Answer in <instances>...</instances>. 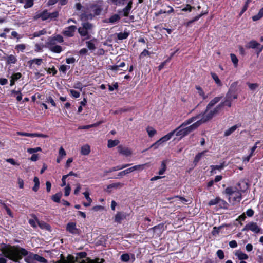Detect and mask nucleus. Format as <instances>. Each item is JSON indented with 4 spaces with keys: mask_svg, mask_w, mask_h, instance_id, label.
<instances>
[{
    "mask_svg": "<svg viewBox=\"0 0 263 263\" xmlns=\"http://www.w3.org/2000/svg\"><path fill=\"white\" fill-rule=\"evenodd\" d=\"M120 20V16L119 14H115L111 15L108 20V22L110 23H115Z\"/></svg>",
    "mask_w": 263,
    "mask_h": 263,
    "instance_id": "ea45409f",
    "label": "nucleus"
},
{
    "mask_svg": "<svg viewBox=\"0 0 263 263\" xmlns=\"http://www.w3.org/2000/svg\"><path fill=\"white\" fill-rule=\"evenodd\" d=\"M146 131L149 137H153L156 133L157 130L152 127L148 126Z\"/></svg>",
    "mask_w": 263,
    "mask_h": 263,
    "instance_id": "a18cd8bd",
    "label": "nucleus"
},
{
    "mask_svg": "<svg viewBox=\"0 0 263 263\" xmlns=\"http://www.w3.org/2000/svg\"><path fill=\"white\" fill-rule=\"evenodd\" d=\"M230 58H231V61L233 62L234 66L235 67H237L238 66V59L237 58V57L236 56V55L234 53H231Z\"/></svg>",
    "mask_w": 263,
    "mask_h": 263,
    "instance_id": "de8ad7c7",
    "label": "nucleus"
},
{
    "mask_svg": "<svg viewBox=\"0 0 263 263\" xmlns=\"http://www.w3.org/2000/svg\"><path fill=\"white\" fill-rule=\"evenodd\" d=\"M127 2V4L125 8L118 11L119 14L124 17L129 16L133 7V0H128Z\"/></svg>",
    "mask_w": 263,
    "mask_h": 263,
    "instance_id": "0eeeda50",
    "label": "nucleus"
},
{
    "mask_svg": "<svg viewBox=\"0 0 263 263\" xmlns=\"http://www.w3.org/2000/svg\"><path fill=\"white\" fill-rule=\"evenodd\" d=\"M119 143V141L118 140H108V143H107V146L108 148H112L114 147Z\"/></svg>",
    "mask_w": 263,
    "mask_h": 263,
    "instance_id": "a19ab883",
    "label": "nucleus"
},
{
    "mask_svg": "<svg viewBox=\"0 0 263 263\" xmlns=\"http://www.w3.org/2000/svg\"><path fill=\"white\" fill-rule=\"evenodd\" d=\"M195 88L197 90L199 95L202 98L203 100H205L208 98V95H205L203 89L200 86L196 85Z\"/></svg>",
    "mask_w": 263,
    "mask_h": 263,
    "instance_id": "473e14b6",
    "label": "nucleus"
},
{
    "mask_svg": "<svg viewBox=\"0 0 263 263\" xmlns=\"http://www.w3.org/2000/svg\"><path fill=\"white\" fill-rule=\"evenodd\" d=\"M260 44L255 40H252L249 42V43L246 46L247 48L255 49L258 48Z\"/></svg>",
    "mask_w": 263,
    "mask_h": 263,
    "instance_id": "393cba45",
    "label": "nucleus"
},
{
    "mask_svg": "<svg viewBox=\"0 0 263 263\" xmlns=\"http://www.w3.org/2000/svg\"><path fill=\"white\" fill-rule=\"evenodd\" d=\"M96 42L97 39L95 38H93L88 41H86L85 43L87 48L91 51H94L96 49L95 45V42Z\"/></svg>",
    "mask_w": 263,
    "mask_h": 263,
    "instance_id": "2eb2a0df",
    "label": "nucleus"
},
{
    "mask_svg": "<svg viewBox=\"0 0 263 263\" xmlns=\"http://www.w3.org/2000/svg\"><path fill=\"white\" fill-rule=\"evenodd\" d=\"M53 53H60L62 51V47L60 45H55L48 49Z\"/></svg>",
    "mask_w": 263,
    "mask_h": 263,
    "instance_id": "2f4dec72",
    "label": "nucleus"
},
{
    "mask_svg": "<svg viewBox=\"0 0 263 263\" xmlns=\"http://www.w3.org/2000/svg\"><path fill=\"white\" fill-rule=\"evenodd\" d=\"M123 185V184L121 183H114L108 185L107 187L106 192L110 193V189L111 188H117L118 187H121Z\"/></svg>",
    "mask_w": 263,
    "mask_h": 263,
    "instance_id": "58836bf2",
    "label": "nucleus"
},
{
    "mask_svg": "<svg viewBox=\"0 0 263 263\" xmlns=\"http://www.w3.org/2000/svg\"><path fill=\"white\" fill-rule=\"evenodd\" d=\"M16 135L18 136H26L29 137H41V138H46L47 136L46 135L42 133H28L23 132H17Z\"/></svg>",
    "mask_w": 263,
    "mask_h": 263,
    "instance_id": "9d476101",
    "label": "nucleus"
},
{
    "mask_svg": "<svg viewBox=\"0 0 263 263\" xmlns=\"http://www.w3.org/2000/svg\"><path fill=\"white\" fill-rule=\"evenodd\" d=\"M208 150H204L202 152L200 153H198L195 157L194 161H193V164L195 166H196L199 162V161L201 159L202 157L204 156L205 153L208 152Z\"/></svg>",
    "mask_w": 263,
    "mask_h": 263,
    "instance_id": "dca6fc26",
    "label": "nucleus"
},
{
    "mask_svg": "<svg viewBox=\"0 0 263 263\" xmlns=\"http://www.w3.org/2000/svg\"><path fill=\"white\" fill-rule=\"evenodd\" d=\"M218 206L219 208L228 209L229 208V204L224 200L221 199L219 197V201H218Z\"/></svg>",
    "mask_w": 263,
    "mask_h": 263,
    "instance_id": "c9c22d12",
    "label": "nucleus"
},
{
    "mask_svg": "<svg viewBox=\"0 0 263 263\" xmlns=\"http://www.w3.org/2000/svg\"><path fill=\"white\" fill-rule=\"evenodd\" d=\"M131 170L130 169V167L127 168V169H126L123 171H121L120 172H119L118 173V174L117 175V177H116V178H120L124 175H125L126 174H128L130 173H131Z\"/></svg>",
    "mask_w": 263,
    "mask_h": 263,
    "instance_id": "5fc2aeb1",
    "label": "nucleus"
},
{
    "mask_svg": "<svg viewBox=\"0 0 263 263\" xmlns=\"http://www.w3.org/2000/svg\"><path fill=\"white\" fill-rule=\"evenodd\" d=\"M69 263H87L86 260L76 259V257L72 255L69 254L67 256Z\"/></svg>",
    "mask_w": 263,
    "mask_h": 263,
    "instance_id": "f3484780",
    "label": "nucleus"
},
{
    "mask_svg": "<svg viewBox=\"0 0 263 263\" xmlns=\"http://www.w3.org/2000/svg\"><path fill=\"white\" fill-rule=\"evenodd\" d=\"M66 230L72 234H79L80 230L76 227V223L73 222L68 223Z\"/></svg>",
    "mask_w": 263,
    "mask_h": 263,
    "instance_id": "1a4fd4ad",
    "label": "nucleus"
},
{
    "mask_svg": "<svg viewBox=\"0 0 263 263\" xmlns=\"http://www.w3.org/2000/svg\"><path fill=\"white\" fill-rule=\"evenodd\" d=\"M177 129H175L174 130L171 131L166 135L161 137V140H162L163 142L168 141L175 134H176V131H177Z\"/></svg>",
    "mask_w": 263,
    "mask_h": 263,
    "instance_id": "b1692460",
    "label": "nucleus"
},
{
    "mask_svg": "<svg viewBox=\"0 0 263 263\" xmlns=\"http://www.w3.org/2000/svg\"><path fill=\"white\" fill-rule=\"evenodd\" d=\"M238 84V82H234L231 84L230 87L226 93V97L224 98V100L221 101L219 104L216 105L214 108L212 109V108L207 112V114L209 115V117L211 119H212L214 116L218 115L224 108L225 106H228V107H231L232 106L233 98L232 96V90L237 87Z\"/></svg>",
    "mask_w": 263,
    "mask_h": 263,
    "instance_id": "7ed1b4c3",
    "label": "nucleus"
},
{
    "mask_svg": "<svg viewBox=\"0 0 263 263\" xmlns=\"http://www.w3.org/2000/svg\"><path fill=\"white\" fill-rule=\"evenodd\" d=\"M22 77V74L20 72L14 73L12 74L10 78L12 79L15 82L19 80Z\"/></svg>",
    "mask_w": 263,
    "mask_h": 263,
    "instance_id": "13d9d810",
    "label": "nucleus"
},
{
    "mask_svg": "<svg viewBox=\"0 0 263 263\" xmlns=\"http://www.w3.org/2000/svg\"><path fill=\"white\" fill-rule=\"evenodd\" d=\"M103 1L102 0L96 1L89 5V9L91 12L90 13L93 17L101 15L103 9Z\"/></svg>",
    "mask_w": 263,
    "mask_h": 263,
    "instance_id": "39448f33",
    "label": "nucleus"
},
{
    "mask_svg": "<svg viewBox=\"0 0 263 263\" xmlns=\"http://www.w3.org/2000/svg\"><path fill=\"white\" fill-rule=\"evenodd\" d=\"M87 254L85 252H81L76 253V259H82L85 260L84 259L87 257Z\"/></svg>",
    "mask_w": 263,
    "mask_h": 263,
    "instance_id": "37998d69",
    "label": "nucleus"
},
{
    "mask_svg": "<svg viewBox=\"0 0 263 263\" xmlns=\"http://www.w3.org/2000/svg\"><path fill=\"white\" fill-rule=\"evenodd\" d=\"M120 259L122 261L127 262L129 260L133 263L135 261L136 258L134 254L124 253L121 255Z\"/></svg>",
    "mask_w": 263,
    "mask_h": 263,
    "instance_id": "ddd939ff",
    "label": "nucleus"
},
{
    "mask_svg": "<svg viewBox=\"0 0 263 263\" xmlns=\"http://www.w3.org/2000/svg\"><path fill=\"white\" fill-rule=\"evenodd\" d=\"M195 7L192 6L189 4H186L185 6L181 9V10L184 12H191L193 9H194Z\"/></svg>",
    "mask_w": 263,
    "mask_h": 263,
    "instance_id": "603ef678",
    "label": "nucleus"
},
{
    "mask_svg": "<svg viewBox=\"0 0 263 263\" xmlns=\"http://www.w3.org/2000/svg\"><path fill=\"white\" fill-rule=\"evenodd\" d=\"M235 256H237L238 259L241 260L248 259V255L241 251H238L235 253Z\"/></svg>",
    "mask_w": 263,
    "mask_h": 263,
    "instance_id": "cd10ccee",
    "label": "nucleus"
},
{
    "mask_svg": "<svg viewBox=\"0 0 263 263\" xmlns=\"http://www.w3.org/2000/svg\"><path fill=\"white\" fill-rule=\"evenodd\" d=\"M35 260L42 263H47V260L44 257L40 256L39 255L35 254L33 255Z\"/></svg>",
    "mask_w": 263,
    "mask_h": 263,
    "instance_id": "c03bdc74",
    "label": "nucleus"
},
{
    "mask_svg": "<svg viewBox=\"0 0 263 263\" xmlns=\"http://www.w3.org/2000/svg\"><path fill=\"white\" fill-rule=\"evenodd\" d=\"M80 17L81 21L86 22H87L88 20H92L93 18V15H92L91 13L87 14L85 12L80 14Z\"/></svg>",
    "mask_w": 263,
    "mask_h": 263,
    "instance_id": "c756f323",
    "label": "nucleus"
},
{
    "mask_svg": "<svg viewBox=\"0 0 263 263\" xmlns=\"http://www.w3.org/2000/svg\"><path fill=\"white\" fill-rule=\"evenodd\" d=\"M58 1L61 5L63 6L67 3L68 0H49L47 4L49 6H52L55 4Z\"/></svg>",
    "mask_w": 263,
    "mask_h": 263,
    "instance_id": "f704fd0d",
    "label": "nucleus"
},
{
    "mask_svg": "<svg viewBox=\"0 0 263 263\" xmlns=\"http://www.w3.org/2000/svg\"><path fill=\"white\" fill-rule=\"evenodd\" d=\"M1 250L4 256L15 262H19L23 256H26L24 260L27 263H33L35 260L33 255L35 254L29 252L18 245L11 246L3 243Z\"/></svg>",
    "mask_w": 263,
    "mask_h": 263,
    "instance_id": "f03ea898",
    "label": "nucleus"
},
{
    "mask_svg": "<svg viewBox=\"0 0 263 263\" xmlns=\"http://www.w3.org/2000/svg\"><path fill=\"white\" fill-rule=\"evenodd\" d=\"M43 60L41 58H34L28 61L27 63L29 65L30 68H31L32 65L33 64L40 66L42 63Z\"/></svg>",
    "mask_w": 263,
    "mask_h": 263,
    "instance_id": "5701e85b",
    "label": "nucleus"
},
{
    "mask_svg": "<svg viewBox=\"0 0 263 263\" xmlns=\"http://www.w3.org/2000/svg\"><path fill=\"white\" fill-rule=\"evenodd\" d=\"M26 49V45L24 44H17L15 46V49L18 51L23 52Z\"/></svg>",
    "mask_w": 263,
    "mask_h": 263,
    "instance_id": "680f3d73",
    "label": "nucleus"
},
{
    "mask_svg": "<svg viewBox=\"0 0 263 263\" xmlns=\"http://www.w3.org/2000/svg\"><path fill=\"white\" fill-rule=\"evenodd\" d=\"M62 193L60 192L51 196V199L56 203H59L62 197Z\"/></svg>",
    "mask_w": 263,
    "mask_h": 263,
    "instance_id": "e433bc0d",
    "label": "nucleus"
},
{
    "mask_svg": "<svg viewBox=\"0 0 263 263\" xmlns=\"http://www.w3.org/2000/svg\"><path fill=\"white\" fill-rule=\"evenodd\" d=\"M77 29V27L76 26L71 25L66 27L62 31V34L66 37H73L74 35V33Z\"/></svg>",
    "mask_w": 263,
    "mask_h": 263,
    "instance_id": "6e6552de",
    "label": "nucleus"
},
{
    "mask_svg": "<svg viewBox=\"0 0 263 263\" xmlns=\"http://www.w3.org/2000/svg\"><path fill=\"white\" fill-rule=\"evenodd\" d=\"M73 88H74L76 89H80L81 91H82V90L83 88V86L81 82L77 81L74 83Z\"/></svg>",
    "mask_w": 263,
    "mask_h": 263,
    "instance_id": "e2e57ef3",
    "label": "nucleus"
},
{
    "mask_svg": "<svg viewBox=\"0 0 263 263\" xmlns=\"http://www.w3.org/2000/svg\"><path fill=\"white\" fill-rule=\"evenodd\" d=\"M93 27L92 23L86 22L82 23L81 26L78 28V32L83 41L91 39L92 34H93L92 31Z\"/></svg>",
    "mask_w": 263,
    "mask_h": 263,
    "instance_id": "20e7f679",
    "label": "nucleus"
},
{
    "mask_svg": "<svg viewBox=\"0 0 263 263\" xmlns=\"http://www.w3.org/2000/svg\"><path fill=\"white\" fill-rule=\"evenodd\" d=\"M45 47V45H41V44H39L38 43H36L35 45V49H34V50L35 52H41L42 51V49L43 47Z\"/></svg>",
    "mask_w": 263,
    "mask_h": 263,
    "instance_id": "338daca9",
    "label": "nucleus"
},
{
    "mask_svg": "<svg viewBox=\"0 0 263 263\" xmlns=\"http://www.w3.org/2000/svg\"><path fill=\"white\" fill-rule=\"evenodd\" d=\"M246 84L248 85L249 89L252 91L256 89L259 86V85L257 83H251L250 82H247Z\"/></svg>",
    "mask_w": 263,
    "mask_h": 263,
    "instance_id": "864d4df0",
    "label": "nucleus"
},
{
    "mask_svg": "<svg viewBox=\"0 0 263 263\" xmlns=\"http://www.w3.org/2000/svg\"><path fill=\"white\" fill-rule=\"evenodd\" d=\"M41 18L43 21L47 20L49 18V12L47 10H44L40 14H37L35 16V18Z\"/></svg>",
    "mask_w": 263,
    "mask_h": 263,
    "instance_id": "6ab92c4d",
    "label": "nucleus"
},
{
    "mask_svg": "<svg viewBox=\"0 0 263 263\" xmlns=\"http://www.w3.org/2000/svg\"><path fill=\"white\" fill-rule=\"evenodd\" d=\"M219 199V197H217L215 199H211V200L209 201V202L208 203V205L211 206L218 204Z\"/></svg>",
    "mask_w": 263,
    "mask_h": 263,
    "instance_id": "bf43d9fd",
    "label": "nucleus"
},
{
    "mask_svg": "<svg viewBox=\"0 0 263 263\" xmlns=\"http://www.w3.org/2000/svg\"><path fill=\"white\" fill-rule=\"evenodd\" d=\"M145 165V164H141V165H137L133 166L131 167H130V169L131 170V172H133L135 171H140L142 170L144 168V166Z\"/></svg>",
    "mask_w": 263,
    "mask_h": 263,
    "instance_id": "3c124183",
    "label": "nucleus"
},
{
    "mask_svg": "<svg viewBox=\"0 0 263 263\" xmlns=\"http://www.w3.org/2000/svg\"><path fill=\"white\" fill-rule=\"evenodd\" d=\"M241 126V124H236L228 129L226 130L224 133V136L228 137L232 134L237 128Z\"/></svg>",
    "mask_w": 263,
    "mask_h": 263,
    "instance_id": "412c9836",
    "label": "nucleus"
},
{
    "mask_svg": "<svg viewBox=\"0 0 263 263\" xmlns=\"http://www.w3.org/2000/svg\"><path fill=\"white\" fill-rule=\"evenodd\" d=\"M55 263H69V261L67 258V259H66L64 255L63 254H61V259L57 261Z\"/></svg>",
    "mask_w": 263,
    "mask_h": 263,
    "instance_id": "774afa93",
    "label": "nucleus"
},
{
    "mask_svg": "<svg viewBox=\"0 0 263 263\" xmlns=\"http://www.w3.org/2000/svg\"><path fill=\"white\" fill-rule=\"evenodd\" d=\"M57 42L53 36H49L46 42L45 47L49 49L51 47L56 45Z\"/></svg>",
    "mask_w": 263,
    "mask_h": 263,
    "instance_id": "4be33fe9",
    "label": "nucleus"
},
{
    "mask_svg": "<svg viewBox=\"0 0 263 263\" xmlns=\"http://www.w3.org/2000/svg\"><path fill=\"white\" fill-rule=\"evenodd\" d=\"M164 224L161 223L151 228L150 230H153L154 233L158 232V233H161Z\"/></svg>",
    "mask_w": 263,
    "mask_h": 263,
    "instance_id": "7c9ffc66",
    "label": "nucleus"
},
{
    "mask_svg": "<svg viewBox=\"0 0 263 263\" xmlns=\"http://www.w3.org/2000/svg\"><path fill=\"white\" fill-rule=\"evenodd\" d=\"M228 225L225 224H222L218 227H214L213 228V230L212 231V234L213 235H217L220 232V230L222 228V227H227Z\"/></svg>",
    "mask_w": 263,
    "mask_h": 263,
    "instance_id": "49530a36",
    "label": "nucleus"
},
{
    "mask_svg": "<svg viewBox=\"0 0 263 263\" xmlns=\"http://www.w3.org/2000/svg\"><path fill=\"white\" fill-rule=\"evenodd\" d=\"M110 3L116 6H122L125 4L128 0H109Z\"/></svg>",
    "mask_w": 263,
    "mask_h": 263,
    "instance_id": "4c0bfd02",
    "label": "nucleus"
},
{
    "mask_svg": "<svg viewBox=\"0 0 263 263\" xmlns=\"http://www.w3.org/2000/svg\"><path fill=\"white\" fill-rule=\"evenodd\" d=\"M59 12L56 11L52 13H49V18L52 20V19H56L57 17H59Z\"/></svg>",
    "mask_w": 263,
    "mask_h": 263,
    "instance_id": "69168bd1",
    "label": "nucleus"
},
{
    "mask_svg": "<svg viewBox=\"0 0 263 263\" xmlns=\"http://www.w3.org/2000/svg\"><path fill=\"white\" fill-rule=\"evenodd\" d=\"M90 153V146L86 144L81 147V153L83 155H88Z\"/></svg>",
    "mask_w": 263,
    "mask_h": 263,
    "instance_id": "c85d7f7f",
    "label": "nucleus"
},
{
    "mask_svg": "<svg viewBox=\"0 0 263 263\" xmlns=\"http://www.w3.org/2000/svg\"><path fill=\"white\" fill-rule=\"evenodd\" d=\"M35 220L37 223L39 227L41 229L45 230L49 232H51L52 231L51 227L49 224L47 223L44 221L39 220L36 217H35Z\"/></svg>",
    "mask_w": 263,
    "mask_h": 263,
    "instance_id": "f8f14e48",
    "label": "nucleus"
},
{
    "mask_svg": "<svg viewBox=\"0 0 263 263\" xmlns=\"http://www.w3.org/2000/svg\"><path fill=\"white\" fill-rule=\"evenodd\" d=\"M127 214L123 212H117L114 221L118 223H121L122 221L126 219Z\"/></svg>",
    "mask_w": 263,
    "mask_h": 263,
    "instance_id": "4468645a",
    "label": "nucleus"
},
{
    "mask_svg": "<svg viewBox=\"0 0 263 263\" xmlns=\"http://www.w3.org/2000/svg\"><path fill=\"white\" fill-rule=\"evenodd\" d=\"M117 149L120 154L126 157L129 156L132 154V151L129 148L122 145L118 146Z\"/></svg>",
    "mask_w": 263,
    "mask_h": 263,
    "instance_id": "9b49d317",
    "label": "nucleus"
},
{
    "mask_svg": "<svg viewBox=\"0 0 263 263\" xmlns=\"http://www.w3.org/2000/svg\"><path fill=\"white\" fill-rule=\"evenodd\" d=\"M46 30L45 29H43L39 31H36L32 34L33 37H39L41 35H44L46 33Z\"/></svg>",
    "mask_w": 263,
    "mask_h": 263,
    "instance_id": "09e8293b",
    "label": "nucleus"
},
{
    "mask_svg": "<svg viewBox=\"0 0 263 263\" xmlns=\"http://www.w3.org/2000/svg\"><path fill=\"white\" fill-rule=\"evenodd\" d=\"M42 151L40 147H37L35 148H29L27 149V152L29 154H34L37 152H41Z\"/></svg>",
    "mask_w": 263,
    "mask_h": 263,
    "instance_id": "6e6d98bb",
    "label": "nucleus"
},
{
    "mask_svg": "<svg viewBox=\"0 0 263 263\" xmlns=\"http://www.w3.org/2000/svg\"><path fill=\"white\" fill-rule=\"evenodd\" d=\"M20 3H24L25 9L31 7L33 5V0H17Z\"/></svg>",
    "mask_w": 263,
    "mask_h": 263,
    "instance_id": "a878e982",
    "label": "nucleus"
},
{
    "mask_svg": "<svg viewBox=\"0 0 263 263\" xmlns=\"http://www.w3.org/2000/svg\"><path fill=\"white\" fill-rule=\"evenodd\" d=\"M224 166V162L221 163L220 165H211L212 172L215 170H220L222 169Z\"/></svg>",
    "mask_w": 263,
    "mask_h": 263,
    "instance_id": "4d7b16f0",
    "label": "nucleus"
},
{
    "mask_svg": "<svg viewBox=\"0 0 263 263\" xmlns=\"http://www.w3.org/2000/svg\"><path fill=\"white\" fill-rule=\"evenodd\" d=\"M130 165V164H123L122 165H118V166H116L115 167H112L109 168L108 170L106 171L105 173H111L112 172L117 171L126 168Z\"/></svg>",
    "mask_w": 263,
    "mask_h": 263,
    "instance_id": "a211bd4d",
    "label": "nucleus"
},
{
    "mask_svg": "<svg viewBox=\"0 0 263 263\" xmlns=\"http://www.w3.org/2000/svg\"><path fill=\"white\" fill-rule=\"evenodd\" d=\"M251 231L255 233H262L260 232V228L258 226L257 224L254 222H250L247 224L242 229V231Z\"/></svg>",
    "mask_w": 263,
    "mask_h": 263,
    "instance_id": "423d86ee",
    "label": "nucleus"
},
{
    "mask_svg": "<svg viewBox=\"0 0 263 263\" xmlns=\"http://www.w3.org/2000/svg\"><path fill=\"white\" fill-rule=\"evenodd\" d=\"M129 33L127 32H120L117 34V39L119 40H123L127 39L129 36Z\"/></svg>",
    "mask_w": 263,
    "mask_h": 263,
    "instance_id": "79ce46f5",
    "label": "nucleus"
},
{
    "mask_svg": "<svg viewBox=\"0 0 263 263\" xmlns=\"http://www.w3.org/2000/svg\"><path fill=\"white\" fill-rule=\"evenodd\" d=\"M236 188L233 187H228L224 190V194L229 196V200L230 199V196H232L233 194L235 193Z\"/></svg>",
    "mask_w": 263,
    "mask_h": 263,
    "instance_id": "72a5a7b5",
    "label": "nucleus"
},
{
    "mask_svg": "<svg viewBox=\"0 0 263 263\" xmlns=\"http://www.w3.org/2000/svg\"><path fill=\"white\" fill-rule=\"evenodd\" d=\"M162 143H163V142H162V140H161V138H160L158 140H157L156 142L153 143L151 147H154V149H156L158 148L159 147V146Z\"/></svg>",
    "mask_w": 263,
    "mask_h": 263,
    "instance_id": "0e129e2a",
    "label": "nucleus"
},
{
    "mask_svg": "<svg viewBox=\"0 0 263 263\" xmlns=\"http://www.w3.org/2000/svg\"><path fill=\"white\" fill-rule=\"evenodd\" d=\"M211 76L212 79L214 80L215 83L217 84L218 86L221 87L222 86V83L220 80L219 79L217 74L213 72H211Z\"/></svg>",
    "mask_w": 263,
    "mask_h": 263,
    "instance_id": "bb28decb",
    "label": "nucleus"
},
{
    "mask_svg": "<svg viewBox=\"0 0 263 263\" xmlns=\"http://www.w3.org/2000/svg\"><path fill=\"white\" fill-rule=\"evenodd\" d=\"M222 98V96H218L215 97L213 99H212L206 105L205 110L202 114V118L201 119L195 122L194 124L188 127H184L195 121L197 118V117H193L185 121L179 126L176 128L177 129V131H176V136H179L180 138H182L189 135L193 130L197 129L202 124L206 123V122L211 120L212 119L210 118V117H209V115L207 114V112L211 108L214 106L216 104L219 102Z\"/></svg>",
    "mask_w": 263,
    "mask_h": 263,
    "instance_id": "f257e3e1",
    "label": "nucleus"
},
{
    "mask_svg": "<svg viewBox=\"0 0 263 263\" xmlns=\"http://www.w3.org/2000/svg\"><path fill=\"white\" fill-rule=\"evenodd\" d=\"M47 72L48 74H52L53 76L57 74L58 71L54 66H52L51 68H48L46 69Z\"/></svg>",
    "mask_w": 263,
    "mask_h": 263,
    "instance_id": "8fccbe9b",
    "label": "nucleus"
},
{
    "mask_svg": "<svg viewBox=\"0 0 263 263\" xmlns=\"http://www.w3.org/2000/svg\"><path fill=\"white\" fill-rule=\"evenodd\" d=\"M5 60L6 64H15L17 62V58L15 55L10 54L6 57Z\"/></svg>",
    "mask_w": 263,
    "mask_h": 263,
    "instance_id": "aec40b11",
    "label": "nucleus"
},
{
    "mask_svg": "<svg viewBox=\"0 0 263 263\" xmlns=\"http://www.w3.org/2000/svg\"><path fill=\"white\" fill-rule=\"evenodd\" d=\"M57 43H62L64 42V39L63 36L60 34H57L53 36Z\"/></svg>",
    "mask_w": 263,
    "mask_h": 263,
    "instance_id": "052dcab7",
    "label": "nucleus"
}]
</instances>
